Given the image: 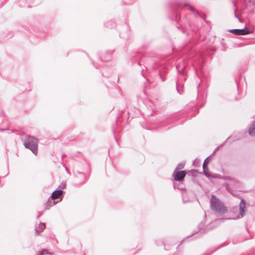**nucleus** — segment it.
Instances as JSON below:
<instances>
[{
    "label": "nucleus",
    "mask_w": 255,
    "mask_h": 255,
    "mask_svg": "<svg viewBox=\"0 0 255 255\" xmlns=\"http://www.w3.org/2000/svg\"><path fill=\"white\" fill-rule=\"evenodd\" d=\"M221 178L226 181L223 186L233 195L237 196L236 192H234L232 188L237 189L240 186L239 181L236 178L229 176H223Z\"/></svg>",
    "instance_id": "nucleus-1"
},
{
    "label": "nucleus",
    "mask_w": 255,
    "mask_h": 255,
    "mask_svg": "<svg viewBox=\"0 0 255 255\" xmlns=\"http://www.w3.org/2000/svg\"><path fill=\"white\" fill-rule=\"evenodd\" d=\"M210 207L212 210L220 215L224 214L227 212L226 207L222 201L214 195L211 197Z\"/></svg>",
    "instance_id": "nucleus-2"
},
{
    "label": "nucleus",
    "mask_w": 255,
    "mask_h": 255,
    "mask_svg": "<svg viewBox=\"0 0 255 255\" xmlns=\"http://www.w3.org/2000/svg\"><path fill=\"white\" fill-rule=\"evenodd\" d=\"M23 145L26 148L30 149L35 155L38 153L37 139L33 136L27 135L23 141Z\"/></svg>",
    "instance_id": "nucleus-3"
},
{
    "label": "nucleus",
    "mask_w": 255,
    "mask_h": 255,
    "mask_svg": "<svg viewBox=\"0 0 255 255\" xmlns=\"http://www.w3.org/2000/svg\"><path fill=\"white\" fill-rule=\"evenodd\" d=\"M76 178L78 179V183L81 185L85 184L88 179V175H86L84 172L75 171L74 172Z\"/></svg>",
    "instance_id": "nucleus-4"
},
{
    "label": "nucleus",
    "mask_w": 255,
    "mask_h": 255,
    "mask_svg": "<svg viewBox=\"0 0 255 255\" xmlns=\"http://www.w3.org/2000/svg\"><path fill=\"white\" fill-rule=\"evenodd\" d=\"M229 31L236 35H245L251 33L250 30L247 28L233 29H230Z\"/></svg>",
    "instance_id": "nucleus-5"
},
{
    "label": "nucleus",
    "mask_w": 255,
    "mask_h": 255,
    "mask_svg": "<svg viewBox=\"0 0 255 255\" xmlns=\"http://www.w3.org/2000/svg\"><path fill=\"white\" fill-rule=\"evenodd\" d=\"M186 175V172L185 170L174 171L173 173L174 179L177 181H182Z\"/></svg>",
    "instance_id": "nucleus-6"
},
{
    "label": "nucleus",
    "mask_w": 255,
    "mask_h": 255,
    "mask_svg": "<svg viewBox=\"0 0 255 255\" xmlns=\"http://www.w3.org/2000/svg\"><path fill=\"white\" fill-rule=\"evenodd\" d=\"M126 31L120 33V36L125 39L129 40L130 39L131 34L128 24H126Z\"/></svg>",
    "instance_id": "nucleus-7"
},
{
    "label": "nucleus",
    "mask_w": 255,
    "mask_h": 255,
    "mask_svg": "<svg viewBox=\"0 0 255 255\" xmlns=\"http://www.w3.org/2000/svg\"><path fill=\"white\" fill-rule=\"evenodd\" d=\"M246 205L244 200H241L240 204V213L237 216V219L243 218L245 215Z\"/></svg>",
    "instance_id": "nucleus-8"
},
{
    "label": "nucleus",
    "mask_w": 255,
    "mask_h": 255,
    "mask_svg": "<svg viewBox=\"0 0 255 255\" xmlns=\"http://www.w3.org/2000/svg\"><path fill=\"white\" fill-rule=\"evenodd\" d=\"M204 225L203 223L201 222L198 226V233L201 235H202L203 234L206 233L208 231L213 229V227L208 226L204 228Z\"/></svg>",
    "instance_id": "nucleus-9"
},
{
    "label": "nucleus",
    "mask_w": 255,
    "mask_h": 255,
    "mask_svg": "<svg viewBox=\"0 0 255 255\" xmlns=\"http://www.w3.org/2000/svg\"><path fill=\"white\" fill-rule=\"evenodd\" d=\"M64 192L62 190H55L53 192L51 197L52 198V200L53 199H58L60 196L62 195Z\"/></svg>",
    "instance_id": "nucleus-10"
},
{
    "label": "nucleus",
    "mask_w": 255,
    "mask_h": 255,
    "mask_svg": "<svg viewBox=\"0 0 255 255\" xmlns=\"http://www.w3.org/2000/svg\"><path fill=\"white\" fill-rule=\"evenodd\" d=\"M241 138V135L239 134V135H232L228 137V138L227 139V140L224 142V143L222 144V145H224L226 142H227L228 141L229 142H233L236 140H238L240 139Z\"/></svg>",
    "instance_id": "nucleus-11"
},
{
    "label": "nucleus",
    "mask_w": 255,
    "mask_h": 255,
    "mask_svg": "<svg viewBox=\"0 0 255 255\" xmlns=\"http://www.w3.org/2000/svg\"><path fill=\"white\" fill-rule=\"evenodd\" d=\"M179 6H182V5H183L184 6H188L189 7V9L195 12L198 16L201 17L202 18V16L200 14V13H199V12L195 9V8L190 5H189V4L188 3H179L178 4Z\"/></svg>",
    "instance_id": "nucleus-12"
},
{
    "label": "nucleus",
    "mask_w": 255,
    "mask_h": 255,
    "mask_svg": "<svg viewBox=\"0 0 255 255\" xmlns=\"http://www.w3.org/2000/svg\"><path fill=\"white\" fill-rule=\"evenodd\" d=\"M186 64L185 61H183V65H180L179 64L177 65L176 66V69H177L178 72L179 73H180L181 74L184 75L185 73H184V70L186 67Z\"/></svg>",
    "instance_id": "nucleus-13"
},
{
    "label": "nucleus",
    "mask_w": 255,
    "mask_h": 255,
    "mask_svg": "<svg viewBox=\"0 0 255 255\" xmlns=\"http://www.w3.org/2000/svg\"><path fill=\"white\" fill-rule=\"evenodd\" d=\"M46 224L45 223H40L38 227L35 228V232L37 234H39L40 232H42L45 229Z\"/></svg>",
    "instance_id": "nucleus-14"
},
{
    "label": "nucleus",
    "mask_w": 255,
    "mask_h": 255,
    "mask_svg": "<svg viewBox=\"0 0 255 255\" xmlns=\"http://www.w3.org/2000/svg\"><path fill=\"white\" fill-rule=\"evenodd\" d=\"M249 133L251 136L255 137V121L252 124L249 128Z\"/></svg>",
    "instance_id": "nucleus-15"
},
{
    "label": "nucleus",
    "mask_w": 255,
    "mask_h": 255,
    "mask_svg": "<svg viewBox=\"0 0 255 255\" xmlns=\"http://www.w3.org/2000/svg\"><path fill=\"white\" fill-rule=\"evenodd\" d=\"M209 157H208L203 162V172H204V175L206 176V177H209V175L207 174V173L206 172V170L207 169V165H208V162H207V159Z\"/></svg>",
    "instance_id": "nucleus-16"
},
{
    "label": "nucleus",
    "mask_w": 255,
    "mask_h": 255,
    "mask_svg": "<svg viewBox=\"0 0 255 255\" xmlns=\"http://www.w3.org/2000/svg\"><path fill=\"white\" fill-rule=\"evenodd\" d=\"M115 25H116V24H115V22L113 20H110V21H107V22H106L105 23V26L106 27L110 28H112L114 27V26H115Z\"/></svg>",
    "instance_id": "nucleus-17"
},
{
    "label": "nucleus",
    "mask_w": 255,
    "mask_h": 255,
    "mask_svg": "<svg viewBox=\"0 0 255 255\" xmlns=\"http://www.w3.org/2000/svg\"><path fill=\"white\" fill-rule=\"evenodd\" d=\"M106 56H107V59H103V58H101V60L102 61H104V62H107L108 61V60H109L110 59H111V53L110 51H107L106 52Z\"/></svg>",
    "instance_id": "nucleus-18"
},
{
    "label": "nucleus",
    "mask_w": 255,
    "mask_h": 255,
    "mask_svg": "<svg viewBox=\"0 0 255 255\" xmlns=\"http://www.w3.org/2000/svg\"><path fill=\"white\" fill-rule=\"evenodd\" d=\"M185 163L183 162L179 163L176 166L175 171H178L179 170L184 168Z\"/></svg>",
    "instance_id": "nucleus-19"
},
{
    "label": "nucleus",
    "mask_w": 255,
    "mask_h": 255,
    "mask_svg": "<svg viewBox=\"0 0 255 255\" xmlns=\"http://www.w3.org/2000/svg\"><path fill=\"white\" fill-rule=\"evenodd\" d=\"M37 255H52L51 254L47 252L46 250H43L39 252Z\"/></svg>",
    "instance_id": "nucleus-20"
},
{
    "label": "nucleus",
    "mask_w": 255,
    "mask_h": 255,
    "mask_svg": "<svg viewBox=\"0 0 255 255\" xmlns=\"http://www.w3.org/2000/svg\"><path fill=\"white\" fill-rule=\"evenodd\" d=\"M66 182H62L61 183V184L59 185V187L61 189H64L66 187Z\"/></svg>",
    "instance_id": "nucleus-21"
},
{
    "label": "nucleus",
    "mask_w": 255,
    "mask_h": 255,
    "mask_svg": "<svg viewBox=\"0 0 255 255\" xmlns=\"http://www.w3.org/2000/svg\"><path fill=\"white\" fill-rule=\"evenodd\" d=\"M55 204V201H49V202L47 204V206L50 205V206H51L54 205Z\"/></svg>",
    "instance_id": "nucleus-22"
},
{
    "label": "nucleus",
    "mask_w": 255,
    "mask_h": 255,
    "mask_svg": "<svg viewBox=\"0 0 255 255\" xmlns=\"http://www.w3.org/2000/svg\"><path fill=\"white\" fill-rule=\"evenodd\" d=\"M228 218H221L216 220V222H220L221 221H224L225 220H228Z\"/></svg>",
    "instance_id": "nucleus-23"
},
{
    "label": "nucleus",
    "mask_w": 255,
    "mask_h": 255,
    "mask_svg": "<svg viewBox=\"0 0 255 255\" xmlns=\"http://www.w3.org/2000/svg\"><path fill=\"white\" fill-rule=\"evenodd\" d=\"M183 184H182V183L180 184H179V189H183Z\"/></svg>",
    "instance_id": "nucleus-24"
},
{
    "label": "nucleus",
    "mask_w": 255,
    "mask_h": 255,
    "mask_svg": "<svg viewBox=\"0 0 255 255\" xmlns=\"http://www.w3.org/2000/svg\"><path fill=\"white\" fill-rule=\"evenodd\" d=\"M176 89H177V92H178V93H179V94H182L183 93V92H180V91L178 90V88H177V86H176Z\"/></svg>",
    "instance_id": "nucleus-25"
},
{
    "label": "nucleus",
    "mask_w": 255,
    "mask_h": 255,
    "mask_svg": "<svg viewBox=\"0 0 255 255\" xmlns=\"http://www.w3.org/2000/svg\"><path fill=\"white\" fill-rule=\"evenodd\" d=\"M234 14H235V16L236 17H237V18H238V15H237V14H236V11H235Z\"/></svg>",
    "instance_id": "nucleus-26"
},
{
    "label": "nucleus",
    "mask_w": 255,
    "mask_h": 255,
    "mask_svg": "<svg viewBox=\"0 0 255 255\" xmlns=\"http://www.w3.org/2000/svg\"><path fill=\"white\" fill-rule=\"evenodd\" d=\"M237 18L239 19V21H240V22H242V21L241 19L239 17H238Z\"/></svg>",
    "instance_id": "nucleus-27"
},
{
    "label": "nucleus",
    "mask_w": 255,
    "mask_h": 255,
    "mask_svg": "<svg viewBox=\"0 0 255 255\" xmlns=\"http://www.w3.org/2000/svg\"><path fill=\"white\" fill-rule=\"evenodd\" d=\"M224 246H225V244H223V245H221L220 246V247H222Z\"/></svg>",
    "instance_id": "nucleus-28"
},
{
    "label": "nucleus",
    "mask_w": 255,
    "mask_h": 255,
    "mask_svg": "<svg viewBox=\"0 0 255 255\" xmlns=\"http://www.w3.org/2000/svg\"><path fill=\"white\" fill-rule=\"evenodd\" d=\"M92 62H93V65L94 66V67H97L94 64L93 61Z\"/></svg>",
    "instance_id": "nucleus-29"
},
{
    "label": "nucleus",
    "mask_w": 255,
    "mask_h": 255,
    "mask_svg": "<svg viewBox=\"0 0 255 255\" xmlns=\"http://www.w3.org/2000/svg\"><path fill=\"white\" fill-rule=\"evenodd\" d=\"M151 68H152V69H154V68H155V67H154L153 66H152L151 67Z\"/></svg>",
    "instance_id": "nucleus-30"
},
{
    "label": "nucleus",
    "mask_w": 255,
    "mask_h": 255,
    "mask_svg": "<svg viewBox=\"0 0 255 255\" xmlns=\"http://www.w3.org/2000/svg\"><path fill=\"white\" fill-rule=\"evenodd\" d=\"M174 255H178V253H175V254H174Z\"/></svg>",
    "instance_id": "nucleus-31"
},
{
    "label": "nucleus",
    "mask_w": 255,
    "mask_h": 255,
    "mask_svg": "<svg viewBox=\"0 0 255 255\" xmlns=\"http://www.w3.org/2000/svg\"><path fill=\"white\" fill-rule=\"evenodd\" d=\"M65 156V154H63L62 155V157H64V156Z\"/></svg>",
    "instance_id": "nucleus-32"
},
{
    "label": "nucleus",
    "mask_w": 255,
    "mask_h": 255,
    "mask_svg": "<svg viewBox=\"0 0 255 255\" xmlns=\"http://www.w3.org/2000/svg\"><path fill=\"white\" fill-rule=\"evenodd\" d=\"M196 234V233L195 231L193 232V235Z\"/></svg>",
    "instance_id": "nucleus-33"
},
{
    "label": "nucleus",
    "mask_w": 255,
    "mask_h": 255,
    "mask_svg": "<svg viewBox=\"0 0 255 255\" xmlns=\"http://www.w3.org/2000/svg\"><path fill=\"white\" fill-rule=\"evenodd\" d=\"M143 69H142V70H141L142 74H143Z\"/></svg>",
    "instance_id": "nucleus-34"
},
{
    "label": "nucleus",
    "mask_w": 255,
    "mask_h": 255,
    "mask_svg": "<svg viewBox=\"0 0 255 255\" xmlns=\"http://www.w3.org/2000/svg\"><path fill=\"white\" fill-rule=\"evenodd\" d=\"M138 64L139 65H140V62H139L138 63Z\"/></svg>",
    "instance_id": "nucleus-35"
}]
</instances>
